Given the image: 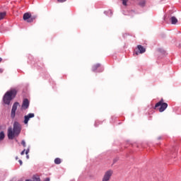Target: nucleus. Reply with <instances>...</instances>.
<instances>
[{"mask_svg":"<svg viewBox=\"0 0 181 181\" xmlns=\"http://www.w3.org/2000/svg\"><path fill=\"white\" fill-rule=\"evenodd\" d=\"M16 160H18V157L16 158Z\"/></svg>","mask_w":181,"mask_h":181,"instance_id":"obj_30","label":"nucleus"},{"mask_svg":"<svg viewBox=\"0 0 181 181\" xmlns=\"http://www.w3.org/2000/svg\"><path fill=\"white\" fill-rule=\"evenodd\" d=\"M170 21L172 25H176V23H177V18L175 16H172L170 18Z\"/></svg>","mask_w":181,"mask_h":181,"instance_id":"obj_10","label":"nucleus"},{"mask_svg":"<svg viewBox=\"0 0 181 181\" xmlns=\"http://www.w3.org/2000/svg\"><path fill=\"white\" fill-rule=\"evenodd\" d=\"M27 159H29V156H28V154H27Z\"/></svg>","mask_w":181,"mask_h":181,"instance_id":"obj_28","label":"nucleus"},{"mask_svg":"<svg viewBox=\"0 0 181 181\" xmlns=\"http://www.w3.org/2000/svg\"><path fill=\"white\" fill-rule=\"evenodd\" d=\"M18 162H19L21 166H22V165H23V163L22 162V160H19Z\"/></svg>","mask_w":181,"mask_h":181,"instance_id":"obj_21","label":"nucleus"},{"mask_svg":"<svg viewBox=\"0 0 181 181\" xmlns=\"http://www.w3.org/2000/svg\"><path fill=\"white\" fill-rule=\"evenodd\" d=\"M18 105H19V103L16 102L13 105L12 109H11V118H15V115L16 114V110H18Z\"/></svg>","mask_w":181,"mask_h":181,"instance_id":"obj_6","label":"nucleus"},{"mask_svg":"<svg viewBox=\"0 0 181 181\" xmlns=\"http://www.w3.org/2000/svg\"><path fill=\"white\" fill-rule=\"evenodd\" d=\"M26 150L25 149H24L21 153V155H25V151Z\"/></svg>","mask_w":181,"mask_h":181,"instance_id":"obj_20","label":"nucleus"},{"mask_svg":"<svg viewBox=\"0 0 181 181\" xmlns=\"http://www.w3.org/2000/svg\"><path fill=\"white\" fill-rule=\"evenodd\" d=\"M157 139H158V140L162 139V136H158V137L157 138Z\"/></svg>","mask_w":181,"mask_h":181,"instance_id":"obj_24","label":"nucleus"},{"mask_svg":"<svg viewBox=\"0 0 181 181\" xmlns=\"http://www.w3.org/2000/svg\"><path fill=\"white\" fill-rule=\"evenodd\" d=\"M33 181H40V177H34Z\"/></svg>","mask_w":181,"mask_h":181,"instance_id":"obj_19","label":"nucleus"},{"mask_svg":"<svg viewBox=\"0 0 181 181\" xmlns=\"http://www.w3.org/2000/svg\"><path fill=\"white\" fill-rule=\"evenodd\" d=\"M21 145H23L24 148H26V142L25 141V140H23L21 141Z\"/></svg>","mask_w":181,"mask_h":181,"instance_id":"obj_17","label":"nucleus"},{"mask_svg":"<svg viewBox=\"0 0 181 181\" xmlns=\"http://www.w3.org/2000/svg\"><path fill=\"white\" fill-rule=\"evenodd\" d=\"M16 94H18L16 89H11L7 91L3 98L4 104L9 105V104H11V101H12V99L16 97Z\"/></svg>","mask_w":181,"mask_h":181,"instance_id":"obj_2","label":"nucleus"},{"mask_svg":"<svg viewBox=\"0 0 181 181\" xmlns=\"http://www.w3.org/2000/svg\"><path fill=\"white\" fill-rule=\"evenodd\" d=\"M21 108H23V110H28V108H29V100L27 98L23 100Z\"/></svg>","mask_w":181,"mask_h":181,"instance_id":"obj_8","label":"nucleus"},{"mask_svg":"<svg viewBox=\"0 0 181 181\" xmlns=\"http://www.w3.org/2000/svg\"><path fill=\"white\" fill-rule=\"evenodd\" d=\"M62 163V159L57 158L54 159V164L55 165H60Z\"/></svg>","mask_w":181,"mask_h":181,"instance_id":"obj_12","label":"nucleus"},{"mask_svg":"<svg viewBox=\"0 0 181 181\" xmlns=\"http://www.w3.org/2000/svg\"><path fill=\"white\" fill-rule=\"evenodd\" d=\"M0 73L1 74L4 73V69H0Z\"/></svg>","mask_w":181,"mask_h":181,"instance_id":"obj_22","label":"nucleus"},{"mask_svg":"<svg viewBox=\"0 0 181 181\" xmlns=\"http://www.w3.org/2000/svg\"><path fill=\"white\" fill-rule=\"evenodd\" d=\"M5 139V133L4 132H0V141Z\"/></svg>","mask_w":181,"mask_h":181,"instance_id":"obj_13","label":"nucleus"},{"mask_svg":"<svg viewBox=\"0 0 181 181\" xmlns=\"http://www.w3.org/2000/svg\"><path fill=\"white\" fill-rule=\"evenodd\" d=\"M2 58L0 57V63L2 62Z\"/></svg>","mask_w":181,"mask_h":181,"instance_id":"obj_25","label":"nucleus"},{"mask_svg":"<svg viewBox=\"0 0 181 181\" xmlns=\"http://www.w3.org/2000/svg\"><path fill=\"white\" fill-rule=\"evenodd\" d=\"M67 0H57V2H59V4H63V2H66Z\"/></svg>","mask_w":181,"mask_h":181,"instance_id":"obj_18","label":"nucleus"},{"mask_svg":"<svg viewBox=\"0 0 181 181\" xmlns=\"http://www.w3.org/2000/svg\"><path fill=\"white\" fill-rule=\"evenodd\" d=\"M137 49L139 51L140 54H142L146 52V49H145V47L141 45H137Z\"/></svg>","mask_w":181,"mask_h":181,"instance_id":"obj_9","label":"nucleus"},{"mask_svg":"<svg viewBox=\"0 0 181 181\" xmlns=\"http://www.w3.org/2000/svg\"><path fill=\"white\" fill-rule=\"evenodd\" d=\"M115 162H117V160H113V163H115Z\"/></svg>","mask_w":181,"mask_h":181,"instance_id":"obj_26","label":"nucleus"},{"mask_svg":"<svg viewBox=\"0 0 181 181\" xmlns=\"http://www.w3.org/2000/svg\"><path fill=\"white\" fill-rule=\"evenodd\" d=\"M135 54H136V56H138L139 54H138V52H136Z\"/></svg>","mask_w":181,"mask_h":181,"instance_id":"obj_27","label":"nucleus"},{"mask_svg":"<svg viewBox=\"0 0 181 181\" xmlns=\"http://www.w3.org/2000/svg\"><path fill=\"white\" fill-rule=\"evenodd\" d=\"M25 181H32V180H25Z\"/></svg>","mask_w":181,"mask_h":181,"instance_id":"obj_29","label":"nucleus"},{"mask_svg":"<svg viewBox=\"0 0 181 181\" xmlns=\"http://www.w3.org/2000/svg\"><path fill=\"white\" fill-rule=\"evenodd\" d=\"M112 173H114V171L112 170H108L103 175V177L102 178V181H110L111 180V177L112 176Z\"/></svg>","mask_w":181,"mask_h":181,"instance_id":"obj_5","label":"nucleus"},{"mask_svg":"<svg viewBox=\"0 0 181 181\" xmlns=\"http://www.w3.org/2000/svg\"><path fill=\"white\" fill-rule=\"evenodd\" d=\"M100 66H101V64H96L93 65L92 67L93 71H95V70H97V69H98V67H100Z\"/></svg>","mask_w":181,"mask_h":181,"instance_id":"obj_11","label":"nucleus"},{"mask_svg":"<svg viewBox=\"0 0 181 181\" xmlns=\"http://www.w3.org/2000/svg\"><path fill=\"white\" fill-rule=\"evenodd\" d=\"M22 131V125L18 122H14L12 127H8L7 130V136L8 139H13L16 136H19Z\"/></svg>","mask_w":181,"mask_h":181,"instance_id":"obj_1","label":"nucleus"},{"mask_svg":"<svg viewBox=\"0 0 181 181\" xmlns=\"http://www.w3.org/2000/svg\"><path fill=\"white\" fill-rule=\"evenodd\" d=\"M35 113H29L28 115L24 116V124L27 125L28 122H29V119L30 118H34Z\"/></svg>","mask_w":181,"mask_h":181,"instance_id":"obj_7","label":"nucleus"},{"mask_svg":"<svg viewBox=\"0 0 181 181\" xmlns=\"http://www.w3.org/2000/svg\"><path fill=\"white\" fill-rule=\"evenodd\" d=\"M37 18L36 15H32L30 13H25L23 14V21H27L28 23H32Z\"/></svg>","mask_w":181,"mask_h":181,"instance_id":"obj_3","label":"nucleus"},{"mask_svg":"<svg viewBox=\"0 0 181 181\" xmlns=\"http://www.w3.org/2000/svg\"><path fill=\"white\" fill-rule=\"evenodd\" d=\"M146 1L144 0H142L141 1L139 2V6H145Z\"/></svg>","mask_w":181,"mask_h":181,"instance_id":"obj_16","label":"nucleus"},{"mask_svg":"<svg viewBox=\"0 0 181 181\" xmlns=\"http://www.w3.org/2000/svg\"><path fill=\"white\" fill-rule=\"evenodd\" d=\"M122 5H124V6H128L127 2H128V1H129V0H122Z\"/></svg>","mask_w":181,"mask_h":181,"instance_id":"obj_15","label":"nucleus"},{"mask_svg":"<svg viewBox=\"0 0 181 181\" xmlns=\"http://www.w3.org/2000/svg\"><path fill=\"white\" fill-rule=\"evenodd\" d=\"M28 153H29V149H27L25 151V154L28 155Z\"/></svg>","mask_w":181,"mask_h":181,"instance_id":"obj_23","label":"nucleus"},{"mask_svg":"<svg viewBox=\"0 0 181 181\" xmlns=\"http://www.w3.org/2000/svg\"><path fill=\"white\" fill-rule=\"evenodd\" d=\"M6 16V12L0 13V21H2Z\"/></svg>","mask_w":181,"mask_h":181,"instance_id":"obj_14","label":"nucleus"},{"mask_svg":"<svg viewBox=\"0 0 181 181\" xmlns=\"http://www.w3.org/2000/svg\"><path fill=\"white\" fill-rule=\"evenodd\" d=\"M158 107H160L158 109L159 112H163L168 108V103H163V99H161L156 104L155 108H158Z\"/></svg>","mask_w":181,"mask_h":181,"instance_id":"obj_4","label":"nucleus"}]
</instances>
